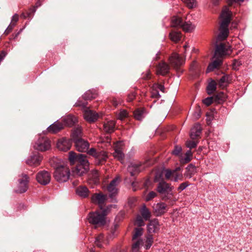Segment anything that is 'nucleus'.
I'll list each match as a JSON object with an SVG mask.
<instances>
[{
    "label": "nucleus",
    "mask_w": 252,
    "mask_h": 252,
    "mask_svg": "<svg viewBox=\"0 0 252 252\" xmlns=\"http://www.w3.org/2000/svg\"><path fill=\"white\" fill-rule=\"evenodd\" d=\"M68 159L71 165L76 164L72 170L74 176H81L88 172L89 169V162L85 155L77 154L73 151L69 153Z\"/></svg>",
    "instance_id": "nucleus-1"
},
{
    "label": "nucleus",
    "mask_w": 252,
    "mask_h": 252,
    "mask_svg": "<svg viewBox=\"0 0 252 252\" xmlns=\"http://www.w3.org/2000/svg\"><path fill=\"white\" fill-rule=\"evenodd\" d=\"M221 17L222 19L219 28L220 33L218 36V39L219 40H223L227 37L229 33L228 27L231 21L229 11H223Z\"/></svg>",
    "instance_id": "nucleus-2"
},
{
    "label": "nucleus",
    "mask_w": 252,
    "mask_h": 252,
    "mask_svg": "<svg viewBox=\"0 0 252 252\" xmlns=\"http://www.w3.org/2000/svg\"><path fill=\"white\" fill-rule=\"evenodd\" d=\"M109 209L108 208L103 209L101 213L99 211L90 213L88 218L89 222L94 225L95 228L104 225L106 222L105 217L108 214Z\"/></svg>",
    "instance_id": "nucleus-3"
},
{
    "label": "nucleus",
    "mask_w": 252,
    "mask_h": 252,
    "mask_svg": "<svg viewBox=\"0 0 252 252\" xmlns=\"http://www.w3.org/2000/svg\"><path fill=\"white\" fill-rule=\"evenodd\" d=\"M173 187L166 182L162 180L158 183L157 189L158 193L161 195L162 200L167 201L171 200L173 196L172 192Z\"/></svg>",
    "instance_id": "nucleus-4"
},
{
    "label": "nucleus",
    "mask_w": 252,
    "mask_h": 252,
    "mask_svg": "<svg viewBox=\"0 0 252 252\" xmlns=\"http://www.w3.org/2000/svg\"><path fill=\"white\" fill-rule=\"evenodd\" d=\"M70 170L68 167L65 166H60L57 167L54 172L55 179L59 182L67 181L69 177Z\"/></svg>",
    "instance_id": "nucleus-5"
},
{
    "label": "nucleus",
    "mask_w": 252,
    "mask_h": 252,
    "mask_svg": "<svg viewBox=\"0 0 252 252\" xmlns=\"http://www.w3.org/2000/svg\"><path fill=\"white\" fill-rule=\"evenodd\" d=\"M29 178L27 174H22L19 176L17 187L14 191L17 193L25 192L28 189Z\"/></svg>",
    "instance_id": "nucleus-6"
},
{
    "label": "nucleus",
    "mask_w": 252,
    "mask_h": 252,
    "mask_svg": "<svg viewBox=\"0 0 252 252\" xmlns=\"http://www.w3.org/2000/svg\"><path fill=\"white\" fill-rule=\"evenodd\" d=\"M120 181V178L117 177L111 181L107 187V190L109 193V197L111 199V202H116V196L118 190L117 186Z\"/></svg>",
    "instance_id": "nucleus-7"
},
{
    "label": "nucleus",
    "mask_w": 252,
    "mask_h": 252,
    "mask_svg": "<svg viewBox=\"0 0 252 252\" xmlns=\"http://www.w3.org/2000/svg\"><path fill=\"white\" fill-rule=\"evenodd\" d=\"M51 144L50 140L47 138L42 137L38 139L33 147L35 150L45 151L50 149Z\"/></svg>",
    "instance_id": "nucleus-8"
},
{
    "label": "nucleus",
    "mask_w": 252,
    "mask_h": 252,
    "mask_svg": "<svg viewBox=\"0 0 252 252\" xmlns=\"http://www.w3.org/2000/svg\"><path fill=\"white\" fill-rule=\"evenodd\" d=\"M146 166L140 162H131L127 167V171L131 176H134L144 170Z\"/></svg>",
    "instance_id": "nucleus-9"
},
{
    "label": "nucleus",
    "mask_w": 252,
    "mask_h": 252,
    "mask_svg": "<svg viewBox=\"0 0 252 252\" xmlns=\"http://www.w3.org/2000/svg\"><path fill=\"white\" fill-rule=\"evenodd\" d=\"M169 61L170 64L175 68L177 69L183 64L185 62V60L181 57L178 54L173 53L169 58Z\"/></svg>",
    "instance_id": "nucleus-10"
},
{
    "label": "nucleus",
    "mask_w": 252,
    "mask_h": 252,
    "mask_svg": "<svg viewBox=\"0 0 252 252\" xmlns=\"http://www.w3.org/2000/svg\"><path fill=\"white\" fill-rule=\"evenodd\" d=\"M37 181L40 184L46 185L49 183L51 180V175L46 171L39 172L36 176Z\"/></svg>",
    "instance_id": "nucleus-11"
},
{
    "label": "nucleus",
    "mask_w": 252,
    "mask_h": 252,
    "mask_svg": "<svg viewBox=\"0 0 252 252\" xmlns=\"http://www.w3.org/2000/svg\"><path fill=\"white\" fill-rule=\"evenodd\" d=\"M72 142L70 139L62 138L59 139L57 142V148L61 151H67L70 149Z\"/></svg>",
    "instance_id": "nucleus-12"
},
{
    "label": "nucleus",
    "mask_w": 252,
    "mask_h": 252,
    "mask_svg": "<svg viewBox=\"0 0 252 252\" xmlns=\"http://www.w3.org/2000/svg\"><path fill=\"white\" fill-rule=\"evenodd\" d=\"M229 50V47L226 48L225 44L223 43L217 45L216 46L214 58L217 57L221 59L224 55L227 54V52H228Z\"/></svg>",
    "instance_id": "nucleus-13"
},
{
    "label": "nucleus",
    "mask_w": 252,
    "mask_h": 252,
    "mask_svg": "<svg viewBox=\"0 0 252 252\" xmlns=\"http://www.w3.org/2000/svg\"><path fill=\"white\" fill-rule=\"evenodd\" d=\"M75 145L77 151L81 152H87L89 147V143L82 138L77 139L75 141Z\"/></svg>",
    "instance_id": "nucleus-14"
},
{
    "label": "nucleus",
    "mask_w": 252,
    "mask_h": 252,
    "mask_svg": "<svg viewBox=\"0 0 252 252\" xmlns=\"http://www.w3.org/2000/svg\"><path fill=\"white\" fill-rule=\"evenodd\" d=\"M107 199V195L103 194L101 193H94L92 197L91 200L93 203L97 204L100 207L101 210H103L102 208V205L105 202Z\"/></svg>",
    "instance_id": "nucleus-15"
},
{
    "label": "nucleus",
    "mask_w": 252,
    "mask_h": 252,
    "mask_svg": "<svg viewBox=\"0 0 252 252\" xmlns=\"http://www.w3.org/2000/svg\"><path fill=\"white\" fill-rule=\"evenodd\" d=\"M42 159V157L39 154H34L27 160L26 163L30 166H37L40 164Z\"/></svg>",
    "instance_id": "nucleus-16"
},
{
    "label": "nucleus",
    "mask_w": 252,
    "mask_h": 252,
    "mask_svg": "<svg viewBox=\"0 0 252 252\" xmlns=\"http://www.w3.org/2000/svg\"><path fill=\"white\" fill-rule=\"evenodd\" d=\"M167 205L163 202L158 203L153 206L154 213L157 216H161L165 213Z\"/></svg>",
    "instance_id": "nucleus-17"
},
{
    "label": "nucleus",
    "mask_w": 252,
    "mask_h": 252,
    "mask_svg": "<svg viewBox=\"0 0 252 252\" xmlns=\"http://www.w3.org/2000/svg\"><path fill=\"white\" fill-rule=\"evenodd\" d=\"M84 117L86 121L90 122H93L97 119L98 116L95 112L86 108V109L84 111Z\"/></svg>",
    "instance_id": "nucleus-18"
},
{
    "label": "nucleus",
    "mask_w": 252,
    "mask_h": 252,
    "mask_svg": "<svg viewBox=\"0 0 252 252\" xmlns=\"http://www.w3.org/2000/svg\"><path fill=\"white\" fill-rule=\"evenodd\" d=\"M215 58V59L209 64L206 70L207 73L213 71L222 64V60L221 59L217 57Z\"/></svg>",
    "instance_id": "nucleus-19"
},
{
    "label": "nucleus",
    "mask_w": 252,
    "mask_h": 252,
    "mask_svg": "<svg viewBox=\"0 0 252 252\" xmlns=\"http://www.w3.org/2000/svg\"><path fill=\"white\" fill-rule=\"evenodd\" d=\"M159 229V225L157 219L151 220L147 226V230L149 233H156Z\"/></svg>",
    "instance_id": "nucleus-20"
},
{
    "label": "nucleus",
    "mask_w": 252,
    "mask_h": 252,
    "mask_svg": "<svg viewBox=\"0 0 252 252\" xmlns=\"http://www.w3.org/2000/svg\"><path fill=\"white\" fill-rule=\"evenodd\" d=\"M145 108H138L133 111L134 118L138 121H141L147 114Z\"/></svg>",
    "instance_id": "nucleus-21"
},
{
    "label": "nucleus",
    "mask_w": 252,
    "mask_h": 252,
    "mask_svg": "<svg viewBox=\"0 0 252 252\" xmlns=\"http://www.w3.org/2000/svg\"><path fill=\"white\" fill-rule=\"evenodd\" d=\"M62 122L57 121L48 127V131L52 133H57L63 128Z\"/></svg>",
    "instance_id": "nucleus-22"
},
{
    "label": "nucleus",
    "mask_w": 252,
    "mask_h": 252,
    "mask_svg": "<svg viewBox=\"0 0 252 252\" xmlns=\"http://www.w3.org/2000/svg\"><path fill=\"white\" fill-rule=\"evenodd\" d=\"M201 133V127L199 124H196L191 129L190 136L192 139H195L199 137Z\"/></svg>",
    "instance_id": "nucleus-23"
},
{
    "label": "nucleus",
    "mask_w": 252,
    "mask_h": 252,
    "mask_svg": "<svg viewBox=\"0 0 252 252\" xmlns=\"http://www.w3.org/2000/svg\"><path fill=\"white\" fill-rule=\"evenodd\" d=\"M169 70V65L164 62L159 63L158 66L157 72L158 74L164 75L168 72Z\"/></svg>",
    "instance_id": "nucleus-24"
},
{
    "label": "nucleus",
    "mask_w": 252,
    "mask_h": 252,
    "mask_svg": "<svg viewBox=\"0 0 252 252\" xmlns=\"http://www.w3.org/2000/svg\"><path fill=\"white\" fill-rule=\"evenodd\" d=\"M62 121L63 126H72L77 121L76 118L72 115H68L63 118Z\"/></svg>",
    "instance_id": "nucleus-25"
},
{
    "label": "nucleus",
    "mask_w": 252,
    "mask_h": 252,
    "mask_svg": "<svg viewBox=\"0 0 252 252\" xmlns=\"http://www.w3.org/2000/svg\"><path fill=\"white\" fill-rule=\"evenodd\" d=\"M118 145L119 143H117L115 146V151L113 153V156L122 163L124 158V154L122 151L121 148Z\"/></svg>",
    "instance_id": "nucleus-26"
},
{
    "label": "nucleus",
    "mask_w": 252,
    "mask_h": 252,
    "mask_svg": "<svg viewBox=\"0 0 252 252\" xmlns=\"http://www.w3.org/2000/svg\"><path fill=\"white\" fill-rule=\"evenodd\" d=\"M82 130L81 127L79 126L74 128L71 134V137L74 142L76 139L82 138Z\"/></svg>",
    "instance_id": "nucleus-27"
},
{
    "label": "nucleus",
    "mask_w": 252,
    "mask_h": 252,
    "mask_svg": "<svg viewBox=\"0 0 252 252\" xmlns=\"http://www.w3.org/2000/svg\"><path fill=\"white\" fill-rule=\"evenodd\" d=\"M115 123L113 121H108L103 125L104 131L108 133H111L114 131Z\"/></svg>",
    "instance_id": "nucleus-28"
},
{
    "label": "nucleus",
    "mask_w": 252,
    "mask_h": 252,
    "mask_svg": "<svg viewBox=\"0 0 252 252\" xmlns=\"http://www.w3.org/2000/svg\"><path fill=\"white\" fill-rule=\"evenodd\" d=\"M107 155L105 152L103 151H99L95 158L97 160L96 163L98 164H102L104 163L107 158Z\"/></svg>",
    "instance_id": "nucleus-29"
},
{
    "label": "nucleus",
    "mask_w": 252,
    "mask_h": 252,
    "mask_svg": "<svg viewBox=\"0 0 252 252\" xmlns=\"http://www.w3.org/2000/svg\"><path fill=\"white\" fill-rule=\"evenodd\" d=\"M89 190L85 186H79L76 189V193L80 196L85 198L88 196Z\"/></svg>",
    "instance_id": "nucleus-30"
},
{
    "label": "nucleus",
    "mask_w": 252,
    "mask_h": 252,
    "mask_svg": "<svg viewBox=\"0 0 252 252\" xmlns=\"http://www.w3.org/2000/svg\"><path fill=\"white\" fill-rule=\"evenodd\" d=\"M214 102L218 104L223 103L226 99V95L223 92H220L213 96Z\"/></svg>",
    "instance_id": "nucleus-31"
},
{
    "label": "nucleus",
    "mask_w": 252,
    "mask_h": 252,
    "mask_svg": "<svg viewBox=\"0 0 252 252\" xmlns=\"http://www.w3.org/2000/svg\"><path fill=\"white\" fill-rule=\"evenodd\" d=\"M183 21L181 18L177 16H173L171 19V26L175 28H180Z\"/></svg>",
    "instance_id": "nucleus-32"
},
{
    "label": "nucleus",
    "mask_w": 252,
    "mask_h": 252,
    "mask_svg": "<svg viewBox=\"0 0 252 252\" xmlns=\"http://www.w3.org/2000/svg\"><path fill=\"white\" fill-rule=\"evenodd\" d=\"M140 213L142 217L145 220H148L151 216L150 211L145 205H144L141 208L140 210Z\"/></svg>",
    "instance_id": "nucleus-33"
},
{
    "label": "nucleus",
    "mask_w": 252,
    "mask_h": 252,
    "mask_svg": "<svg viewBox=\"0 0 252 252\" xmlns=\"http://www.w3.org/2000/svg\"><path fill=\"white\" fill-rule=\"evenodd\" d=\"M181 28L186 32H191L194 29L195 26L190 22H183Z\"/></svg>",
    "instance_id": "nucleus-34"
},
{
    "label": "nucleus",
    "mask_w": 252,
    "mask_h": 252,
    "mask_svg": "<svg viewBox=\"0 0 252 252\" xmlns=\"http://www.w3.org/2000/svg\"><path fill=\"white\" fill-rule=\"evenodd\" d=\"M217 89V83L212 80L207 87V92L208 94H212Z\"/></svg>",
    "instance_id": "nucleus-35"
},
{
    "label": "nucleus",
    "mask_w": 252,
    "mask_h": 252,
    "mask_svg": "<svg viewBox=\"0 0 252 252\" xmlns=\"http://www.w3.org/2000/svg\"><path fill=\"white\" fill-rule=\"evenodd\" d=\"M143 229L141 227H137L134 229L132 236V240L135 241L141 239L140 237L143 235Z\"/></svg>",
    "instance_id": "nucleus-36"
},
{
    "label": "nucleus",
    "mask_w": 252,
    "mask_h": 252,
    "mask_svg": "<svg viewBox=\"0 0 252 252\" xmlns=\"http://www.w3.org/2000/svg\"><path fill=\"white\" fill-rule=\"evenodd\" d=\"M96 96V94L94 91H88L82 96L83 98L85 100H91L94 98Z\"/></svg>",
    "instance_id": "nucleus-37"
},
{
    "label": "nucleus",
    "mask_w": 252,
    "mask_h": 252,
    "mask_svg": "<svg viewBox=\"0 0 252 252\" xmlns=\"http://www.w3.org/2000/svg\"><path fill=\"white\" fill-rule=\"evenodd\" d=\"M169 36L171 40L177 42L180 40L181 34L180 32L172 31L170 33Z\"/></svg>",
    "instance_id": "nucleus-38"
},
{
    "label": "nucleus",
    "mask_w": 252,
    "mask_h": 252,
    "mask_svg": "<svg viewBox=\"0 0 252 252\" xmlns=\"http://www.w3.org/2000/svg\"><path fill=\"white\" fill-rule=\"evenodd\" d=\"M186 170L187 172V177L189 178H191L195 173V166L193 164H190L186 168Z\"/></svg>",
    "instance_id": "nucleus-39"
},
{
    "label": "nucleus",
    "mask_w": 252,
    "mask_h": 252,
    "mask_svg": "<svg viewBox=\"0 0 252 252\" xmlns=\"http://www.w3.org/2000/svg\"><path fill=\"white\" fill-rule=\"evenodd\" d=\"M134 243L132 245V249L133 251L137 252L138 251L140 246L142 245L143 243V240L139 239L138 240L133 241Z\"/></svg>",
    "instance_id": "nucleus-40"
},
{
    "label": "nucleus",
    "mask_w": 252,
    "mask_h": 252,
    "mask_svg": "<svg viewBox=\"0 0 252 252\" xmlns=\"http://www.w3.org/2000/svg\"><path fill=\"white\" fill-rule=\"evenodd\" d=\"M36 11V7H31L29 10L27 12L26 14L25 13H23L21 14V16L22 17H23L24 18H31L32 16V15L34 14V13Z\"/></svg>",
    "instance_id": "nucleus-41"
},
{
    "label": "nucleus",
    "mask_w": 252,
    "mask_h": 252,
    "mask_svg": "<svg viewBox=\"0 0 252 252\" xmlns=\"http://www.w3.org/2000/svg\"><path fill=\"white\" fill-rule=\"evenodd\" d=\"M90 178L93 181L94 184H97L99 182V176L97 171H94L93 172Z\"/></svg>",
    "instance_id": "nucleus-42"
},
{
    "label": "nucleus",
    "mask_w": 252,
    "mask_h": 252,
    "mask_svg": "<svg viewBox=\"0 0 252 252\" xmlns=\"http://www.w3.org/2000/svg\"><path fill=\"white\" fill-rule=\"evenodd\" d=\"M146 244L145 246L146 249L148 250L150 249V248L152 245V244L153 243V236L151 234H149L146 237Z\"/></svg>",
    "instance_id": "nucleus-43"
},
{
    "label": "nucleus",
    "mask_w": 252,
    "mask_h": 252,
    "mask_svg": "<svg viewBox=\"0 0 252 252\" xmlns=\"http://www.w3.org/2000/svg\"><path fill=\"white\" fill-rule=\"evenodd\" d=\"M192 156V154L190 150L187 151L185 154V157L182 159V162L184 163L189 162L191 160Z\"/></svg>",
    "instance_id": "nucleus-44"
},
{
    "label": "nucleus",
    "mask_w": 252,
    "mask_h": 252,
    "mask_svg": "<svg viewBox=\"0 0 252 252\" xmlns=\"http://www.w3.org/2000/svg\"><path fill=\"white\" fill-rule=\"evenodd\" d=\"M104 235L102 234H99L95 239V244L99 248L102 247L101 242L103 240Z\"/></svg>",
    "instance_id": "nucleus-45"
},
{
    "label": "nucleus",
    "mask_w": 252,
    "mask_h": 252,
    "mask_svg": "<svg viewBox=\"0 0 252 252\" xmlns=\"http://www.w3.org/2000/svg\"><path fill=\"white\" fill-rule=\"evenodd\" d=\"M228 77L227 76H223L219 80V85L221 88H223L225 86V83L228 81Z\"/></svg>",
    "instance_id": "nucleus-46"
},
{
    "label": "nucleus",
    "mask_w": 252,
    "mask_h": 252,
    "mask_svg": "<svg viewBox=\"0 0 252 252\" xmlns=\"http://www.w3.org/2000/svg\"><path fill=\"white\" fill-rule=\"evenodd\" d=\"M185 2L189 8H192L196 6V0H185Z\"/></svg>",
    "instance_id": "nucleus-47"
},
{
    "label": "nucleus",
    "mask_w": 252,
    "mask_h": 252,
    "mask_svg": "<svg viewBox=\"0 0 252 252\" xmlns=\"http://www.w3.org/2000/svg\"><path fill=\"white\" fill-rule=\"evenodd\" d=\"M180 168H177L176 169V171L174 173L173 175V180L175 182H178L179 180H182L183 176L182 174L178 173L177 171L179 170Z\"/></svg>",
    "instance_id": "nucleus-48"
},
{
    "label": "nucleus",
    "mask_w": 252,
    "mask_h": 252,
    "mask_svg": "<svg viewBox=\"0 0 252 252\" xmlns=\"http://www.w3.org/2000/svg\"><path fill=\"white\" fill-rule=\"evenodd\" d=\"M176 169L175 170H170L166 169L165 170V177L166 179H170L171 177H173L174 173L175 172Z\"/></svg>",
    "instance_id": "nucleus-49"
},
{
    "label": "nucleus",
    "mask_w": 252,
    "mask_h": 252,
    "mask_svg": "<svg viewBox=\"0 0 252 252\" xmlns=\"http://www.w3.org/2000/svg\"><path fill=\"white\" fill-rule=\"evenodd\" d=\"M143 218L140 216H138L136 217L135 223L137 225H138L139 227H141L142 226H144L145 224V223L143 221Z\"/></svg>",
    "instance_id": "nucleus-50"
},
{
    "label": "nucleus",
    "mask_w": 252,
    "mask_h": 252,
    "mask_svg": "<svg viewBox=\"0 0 252 252\" xmlns=\"http://www.w3.org/2000/svg\"><path fill=\"white\" fill-rule=\"evenodd\" d=\"M213 102L214 99L213 96L208 97L203 100V103L206 106H210Z\"/></svg>",
    "instance_id": "nucleus-51"
},
{
    "label": "nucleus",
    "mask_w": 252,
    "mask_h": 252,
    "mask_svg": "<svg viewBox=\"0 0 252 252\" xmlns=\"http://www.w3.org/2000/svg\"><path fill=\"white\" fill-rule=\"evenodd\" d=\"M87 104L88 103L86 101V100H85L84 101H83L80 99H79L76 102L75 105L76 106H81L83 108H87Z\"/></svg>",
    "instance_id": "nucleus-52"
},
{
    "label": "nucleus",
    "mask_w": 252,
    "mask_h": 252,
    "mask_svg": "<svg viewBox=\"0 0 252 252\" xmlns=\"http://www.w3.org/2000/svg\"><path fill=\"white\" fill-rule=\"evenodd\" d=\"M182 150V147L178 145H176L174 147V149L172 152V154L175 156H178Z\"/></svg>",
    "instance_id": "nucleus-53"
},
{
    "label": "nucleus",
    "mask_w": 252,
    "mask_h": 252,
    "mask_svg": "<svg viewBox=\"0 0 252 252\" xmlns=\"http://www.w3.org/2000/svg\"><path fill=\"white\" fill-rule=\"evenodd\" d=\"M157 193L154 191H150L146 196V200L147 201H150L155 198L157 196Z\"/></svg>",
    "instance_id": "nucleus-54"
},
{
    "label": "nucleus",
    "mask_w": 252,
    "mask_h": 252,
    "mask_svg": "<svg viewBox=\"0 0 252 252\" xmlns=\"http://www.w3.org/2000/svg\"><path fill=\"white\" fill-rule=\"evenodd\" d=\"M197 142L193 141H187L186 142V146L190 149L195 148L197 146Z\"/></svg>",
    "instance_id": "nucleus-55"
},
{
    "label": "nucleus",
    "mask_w": 252,
    "mask_h": 252,
    "mask_svg": "<svg viewBox=\"0 0 252 252\" xmlns=\"http://www.w3.org/2000/svg\"><path fill=\"white\" fill-rule=\"evenodd\" d=\"M88 154L95 158L97 156L99 151H97L94 148H91L89 150H88Z\"/></svg>",
    "instance_id": "nucleus-56"
},
{
    "label": "nucleus",
    "mask_w": 252,
    "mask_h": 252,
    "mask_svg": "<svg viewBox=\"0 0 252 252\" xmlns=\"http://www.w3.org/2000/svg\"><path fill=\"white\" fill-rule=\"evenodd\" d=\"M189 186V184L188 182H184L180 184L179 187L178 188V190L179 191H181L185 189L187 187Z\"/></svg>",
    "instance_id": "nucleus-57"
},
{
    "label": "nucleus",
    "mask_w": 252,
    "mask_h": 252,
    "mask_svg": "<svg viewBox=\"0 0 252 252\" xmlns=\"http://www.w3.org/2000/svg\"><path fill=\"white\" fill-rule=\"evenodd\" d=\"M127 116V113L126 110H123L120 112L119 118L121 120L123 119Z\"/></svg>",
    "instance_id": "nucleus-58"
},
{
    "label": "nucleus",
    "mask_w": 252,
    "mask_h": 252,
    "mask_svg": "<svg viewBox=\"0 0 252 252\" xmlns=\"http://www.w3.org/2000/svg\"><path fill=\"white\" fill-rule=\"evenodd\" d=\"M135 97V93L134 92H132L129 94L127 96V100L129 102L132 101Z\"/></svg>",
    "instance_id": "nucleus-59"
},
{
    "label": "nucleus",
    "mask_w": 252,
    "mask_h": 252,
    "mask_svg": "<svg viewBox=\"0 0 252 252\" xmlns=\"http://www.w3.org/2000/svg\"><path fill=\"white\" fill-rule=\"evenodd\" d=\"M121 103V101L120 99H117L116 98H114L112 99V103L113 105H114L115 107L118 106L119 104Z\"/></svg>",
    "instance_id": "nucleus-60"
},
{
    "label": "nucleus",
    "mask_w": 252,
    "mask_h": 252,
    "mask_svg": "<svg viewBox=\"0 0 252 252\" xmlns=\"http://www.w3.org/2000/svg\"><path fill=\"white\" fill-rule=\"evenodd\" d=\"M200 116V110L199 108L198 109V112H194L193 114V118L197 120L198 119Z\"/></svg>",
    "instance_id": "nucleus-61"
},
{
    "label": "nucleus",
    "mask_w": 252,
    "mask_h": 252,
    "mask_svg": "<svg viewBox=\"0 0 252 252\" xmlns=\"http://www.w3.org/2000/svg\"><path fill=\"white\" fill-rule=\"evenodd\" d=\"M119 227V225L118 224H114V225H113V227L111 229V234H112V236H114L115 235V231H116V230L117 229V228H118Z\"/></svg>",
    "instance_id": "nucleus-62"
},
{
    "label": "nucleus",
    "mask_w": 252,
    "mask_h": 252,
    "mask_svg": "<svg viewBox=\"0 0 252 252\" xmlns=\"http://www.w3.org/2000/svg\"><path fill=\"white\" fill-rule=\"evenodd\" d=\"M18 19H19L18 15L17 14H14L12 18L11 23H14L16 24V23L18 21Z\"/></svg>",
    "instance_id": "nucleus-63"
},
{
    "label": "nucleus",
    "mask_w": 252,
    "mask_h": 252,
    "mask_svg": "<svg viewBox=\"0 0 252 252\" xmlns=\"http://www.w3.org/2000/svg\"><path fill=\"white\" fill-rule=\"evenodd\" d=\"M220 0H211L212 4L214 6H218L220 4Z\"/></svg>",
    "instance_id": "nucleus-64"
}]
</instances>
